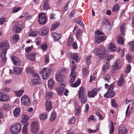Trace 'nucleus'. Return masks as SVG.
I'll return each instance as SVG.
<instances>
[{
  "instance_id": "e433bc0d",
  "label": "nucleus",
  "mask_w": 134,
  "mask_h": 134,
  "mask_svg": "<svg viewBox=\"0 0 134 134\" xmlns=\"http://www.w3.org/2000/svg\"><path fill=\"white\" fill-rule=\"evenodd\" d=\"M28 125V123H26L24 125L22 129V132L23 134H27V127Z\"/></svg>"
},
{
  "instance_id": "5701e85b",
  "label": "nucleus",
  "mask_w": 134,
  "mask_h": 134,
  "mask_svg": "<svg viewBox=\"0 0 134 134\" xmlns=\"http://www.w3.org/2000/svg\"><path fill=\"white\" fill-rule=\"evenodd\" d=\"M64 77V76L63 75H61L60 73L57 74L56 75V80L59 82H63Z\"/></svg>"
},
{
  "instance_id": "603ef678",
  "label": "nucleus",
  "mask_w": 134,
  "mask_h": 134,
  "mask_svg": "<svg viewBox=\"0 0 134 134\" xmlns=\"http://www.w3.org/2000/svg\"><path fill=\"white\" fill-rule=\"evenodd\" d=\"M119 6L118 4H116L113 7L112 9V11L114 12L118 10H119Z\"/></svg>"
},
{
  "instance_id": "ddd939ff",
  "label": "nucleus",
  "mask_w": 134,
  "mask_h": 134,
  "mask_svg": "<svg viewBox=\"0 0 134 134\" xmlns=\"http://www.w3.org/2000/svg\"><path fill=\"white\" fill-rule=\"evenodd\" d=\"M127 133V130L123 125H120L119 128L118 134H125Z\"/></svg>"
},
{
  "instance_id": "4c0bfd02",
  "label": "nucleus",
  "mask_w": 134,
  "mask_h": 134,
  "mask_svg": "<svg viewBox=\"0 0 134 134\" xmlns=\"http://www.w3.org/2000/svg\"><path fill=\"white\" fill-rule=\"evenodd\" d=\"M81 83L80 80L79 78L77 79L76 81L74 84H72L71 85V86L72 87H76L79 86L80 85Z\"/></svg>"
},
{
  "instance_id": "680f3d73",
  "label": "nucleus",
  "mask_w": 134,
  "mask_h": 134,
  "mask_svg": "<svg viewBox=\"0 0 134 134\" xmlns=\"http://www.w3.org/2000/svg\"><path fill=\"white\" fill-rule=\"evenodd\" d=\"M81 108L78 106V108L76 109V111L75 114V115H76L78 116L80 114L81 111Z\"/></svg>"
},
{
  "instance_id": "0e129e2a",
  "label": "nucleus",
  "mask_w": 134,
  "mask_h": 134,
  "mask_svg": "<svg viewBox=\"0 0 134 134\" xmlns=\"http://www.w3.org/2000/svg\"><path fill=\"white\" fill-rule=\"evenodd\" d=\"M44 59L45 63L46 64L48 63L49 62V58L48 54H46L45 55Z\"/></svg>"
},
{
  "instance_id": "bf43d9fd",
  "label": "nucleus",
  "mask_w": 134,
  "mask_h": 134,
  "mask_svg": "<svg viewBox=\"0 0 134 134\" xmlns=\"http://www.w3.org/2000/svg\"><path fill=\"white\" fill-rule=\"evenodd\" d=\"M92 57L91 56H89L86 57V64L87 65H90L91 63L90 59Z\"/></svg>"
},
{
  "instance_id": "7c9ffc66",
  "label": "nucleus",
  "mask_w": 134,
  "mask_h": 134,
  "mask_svg": "<svg viewBox=\"0 0 134 134\" xmlns=\"http://www.w3.org/2000/svg\"><path fill=\"white\" fill-rule=\"evenodd\" d=\"M71 58L75 60L76 62H78L79 60V57L77 54L72 53L71 54Z\"/></svg>"
},
{
  "instance_id": "1a4fd4ad",
  "label": "nucleus",
  "mask_w": 134,
  "mask_h": 134,
  "mask_svg": "<svg viewBox=\"0 0 134 134\" xmlns=\"http://www.w3.org/2000/svg\"><path fill=\"white\" fill-rule=\"evenodd\" d=\"M115 63V65L112 66L114 70H117L121 68L122 63L120 60L117 59Z\"/></svg>"
},
{
  "instance_id": "49530a36",
  "label": "nucleus",
  "mask_w": 134,
  "mask_h": 134,
  "mask_svg": "<svg viewBox=\"0 0 134 134\" xmlns=\"http://www.w3.org/2000/svg\"><path fill=\"white\" fill-rule=\"evenodd\" d=\"M74 40L73 37L72 36H70L68 38L67 43L68 46H69L70 44Z\"/></svg>"
},
{
  "instance_id": "412c9836",
  "label": "nucleus",
  "mask_w": 134,
  "mask_h": 134,
  "mask_svg": "<svg viewBox=\"0 0 134 134\" xmlns=\"http://www.w3.org/2000/svg\"><path fill=\"white\" fill-rule=\"evenodd\" d=\"M9 45L8 42L7 41H4L3 43L0 44V50L3 48L5 47V49H8L9 47Z\"/></svg>"
},
{
  "instance_id": "f8f14e48",
  "label": "nucleus",
  "mask_w": 134,
  "mask_h": 134,
  "mask_svg": "<svg viewBox=\"0 0 134 134\" xmlns=\"http://www.w3.org/2000/svg\"><path fill=\"white\" fill-rule=\"evenodd\" d=\"M9 99L8 96L6 94L0 93V101L5 102L7 101Z\"/></svg>"
},
{
  "instance_id": "4d7b16f0",
  "label": "nucleus",
  "mask_w": 134,
  "mask_h": 134,
  "mask_svg": "<svg viewBox=\"0 0 134 134\" xmlns=\"http://www.w3.org/2000/svg\"><path fill=\"white\" fill-rule=\"evenodd\" d=\"M24 16L27 20H30L31 19L32 16L29 15L28 12H26L25 13Z\"/></svg>"
},
{
  "instance_id": "864d4df0",
  "label": "nucleus",
  "mask_w": 134,
  "mask_h": 134,
  "mask_svg": "<svg viewBox=\"0 0 134 134\" xmlns=\"http://www.w3.org/2000/svg\"><path fill=\"white\" fill-rule=\"evenodd\" d=\"M19 38V37L18 35L15 34L13 36V41L15 42H16L18 40Z\"/></svg>"
},
{
  "instance_id": "f3484780",
  "label": "nucleus",
  "mask_w": 134,
  "mask_h": 134,
  "mask_svg": "<svg viewBox=\"0 0 134 134\" xmlns=\"http://www.w3.org/2000/svg\"><path fill=\"white\" fill-rule=\"evenodd\" d=\"M97 89H93L91 91L88 93L87 96L88 97L93 98L97 95Z\"/></svg>"
},
{
  "instance_id": "f704fd0d",
  "label": "nucleus",
  "mask_w": 134,
  "mask_h": 134,
  "mask_svg": "<svg viewBox=\"0 0 134 134\" xmlns=\"http://www.w3.org/2000/svg\"><path fill=\"white\" fill-rule=\"evenodd\" d=\"M41 83V80L39 79H34L32 80V84L33 85L39 84Z\"/></svg>"
},
{
  "instance_id": "f03ea898",
  "label": "nucleus",
  "mask_w": 134,
  "mask_h": 134,
  "mask_svg": "<svg viewBox=\"0 0 134 134\" xmlns=\"http://www.w3.org/2000/svg\"><path fill=\"white\" fill-rule=\"evenodd\" d=\"M21 129L20 124L19 123H16L11 126L10 128V131L12 133L16 134L20 131Z\"/></svg>"
},
{
  "instance_id": "3c124183",
  "label": "nucleus",
  "mask_w": 134,
  "mask_h": 134,
  "mask_svg": "<svg viewBox=\"0 0 134 134\" xmlns=\"http://www.w3.org/2000/svg\"><path fill=\"white\" fill-rule=\"evenodd\" d=\"M76 68V65H74L71 67V73L70 75V76H72L73 74L74 73H76L74 72V70Z\"/></svg>"
},
{
  "instance_id": "a211bd4d",
  "label": "nucleus",
  "mask_w": 134,
  "mask_h": 134,
  "mask_svg": "<svg viewBox=\"0 0 134 134\" xmlns=\"http://www.w3.org/2000/svg\"><path fill=\"white\" fill-rule=\"evenodd\" d=\"M116 49V47L114 44L113 43H111L108 46V51L111 52H115Z\"/></svg>"
},
{
  "instance_id": "39448f33",
  "label": "nucleus",
  "mask_w": 134,
  "mask_h": 134,
  "mask_svg": "<svg viewBox=\"0 0 134 134\" xmlns=\"http://www.w3.org/2000/svg\"><path fill=\"white\" fill-rule=\"evenodd\" d=\"M38 124L37 122L35 121L33 122L31 124L30 129L33 133H37L39 131L38 127Z\"/></svg>"
},
{
  "instance_id": "69168bd1",
  "label": "nucleus",
  "mask_w": 134,
  "mask_h": 134,
  "mask_svg": "<svg viewBox=\"0 0 134 134\" xmlns=\"http://www.w3.org/2000/svg\"><path fill=\"white\" fill-rule=\"evenodd\" d=\"M99 129L98 127L97 128L96 130H92L91 129H88V131L90 133H95L98 131Z\"/></svg>"
},
{
  "instance_id": "e2e57ef3",
  "label": "nucleus",
  "mask_w": 134,
  "mask_h": 134,
  "mask_svg": "<svg viewBox=\"0 0 134 134\" xmlns=\"http://www.w3.org/2000/svg\"><path fill=\"white\" fill-rule=\"evenodd\" d=\"M111 104L112 107L114 108H116L117 107V104L115 102V99L112 100Z\"/></svg>"
},
{
  "instance_id": "79ce46f5",
  "label": "nucleus",
  "mask_w": 134,
  "mask_h": 134,
  "mask_svg": "<svg viewBox=\"0 0 134 134\" xmlns=\"http://www.w3.org/2000/svg\"><path fill=\"white\" fill-rule=\"evenodd\" d=\"M13 69L15 72L18 74H20L22 71V69L21 68L15 67Z\"/></svg>"
},
{
  "instance_id": "bb28decb",
  "label": "nucleus",
  "mask_w": 134,
  "mask_h": 134,
  "mask_svg": "<svg viewBox=\"0 0 134 134\" xmlns=\"http://www.w3.org/2000/svg\"><path fill=\"white\" fill-rule=\"evenodd\" d=\"M109 133L112 134L113 133L114 130V125L113 122L112 121H110L109 127Z\"/></svg>"
},
{
  "instance_id": "0eeeda50",
  "label": "nucleus",
  "mask_w": 134,
  "mask_h": 134,
  "mask_svg": "<svg viewBox=\"0 0 134 134\" xmlns=\"http://www.w3.org/2000/svg\"><path fill=\"white\" fill-rule=\"evenodd\" d=\"M59 85L60 87L56 88L55 90L58 95H61L64 91V88L66 85L65 84L63 83H60Z\"/></svg>"
},
{
  "instance_id": "b1692460",
  "label": "nucleus",
  "mask_w": 134,
  "mask_h": 134,
  "mask_svg": "<svg viewBox=\"0 0 134 134\" xmlns=\"http://www.w3.org/2000/svg\"><path fill=\"white\" fill-rule=\"evenodd\" d=\"M28 116L26 114H23L21 117V122L24 124H25L29 119Z\"/></svg>"
},
{
  "instance_id": "6ab92c4d",
  "label": "nucleus",
  "mask_w": 134,
  "mask_h": 134,
  "mask_svg": "<svg viewBox=\"0 0 134 134\" xmlns=\"http://www.w3.org/2000/svg\"><path fill=\"white\" fill-rule=\"evenodd\" d=\"M52 35L54 41H57L59 40L62 37L61 34H58L55 32L52 33Z\"/></svg>"
},
{
  "instance_id": "ea45409f",
  "label": "nucleus",
  "mask_w": 134,
  "mask_h": 134,
  "mask_svg": "<svg viewBox=\"0 0 134 134\" xmlns=\"http://www.w3.org/2000/svg\"><path fill=\"white\" fill-rule=\"evenodd\" d=\"M82 34V30L80 29H79L77 30L76 34V37L77 39H79L81 36Z\"/></svg>"
},
{
  "instance_id": "c85d7f7f",
  "label": "nucleus",
  "mask_w": 134,
  "mask_h": 134,
  "mask_svg": "<svg viewBox=\"0 0 134 134\" xmlns=\"http://www.w3.org/2000/svg\"><path fill=\"white\" fill-rule=\"evenodd\" d=\"M48 115L47 113H44L39 115V118L40 120L44 121L47 119Z\"/></svg>"
},
{
  "instance_id": "473e14b6",
  "label": "nucleus",
  "mask_w": 134,
  "mask_h": 134,
  "mask_svg": "<svg viewBox=\"0 0 134 134\" xmlns=\"http://www.w3.org/2000/svg\"><path fill=\"white\" fill-rule=\"evenodd\" d=\"M117 41L118 44H122L124 43V41L123 37L121 35H119L117 38Z\"/></svg>"
},
{
  "instance_id": "aec40b11",
  "label": "nucleus",
  "mask_w": 134,
  "mask_h": 134,
  "mask_svg": "<svg viewBox=\"0 0 134 134\" xmlns=\"http://www.w3.org/2000/svg\"><path fill=\"white\" fill-rule=\"evenodd\" d=\"M20 113V107L16 108L13 111V114L14 116L17 117L19 116Z\"/></svg>"
},
{
  "instance_id": "9b49d317",
  "label": "nucleus",
  "mask_w": 134,
  "mask_h": 134,
  "mask_svg": "<svg viewBox=\"0 0 134 134\" xmlns=\"http://www.w3.org/2000/svg\"><path fill=\"white\" fill-rule=\"evenodd\" d=\"M115 93L113 91L108 90L107 92L104 95L105 97L111 98L113 97L115 95Z\"/></svg>"
},
{
  "instance_id": "7ed1b4c3",
  "label": "nucleus",
  "mask_w": 134,
  "mask_h": 134,
  "mask_svg": "<svg viewBox=\"0 0 134 134\" xmlns=\"http://www.w3.org/2000/svg\"><path fill=\"white\" fill-rule=\"evenodd\" d=\"M51 73L49 69L48 68H44L40 72V74H42L43 79H46L48 78Z\"/></svg>"
},
{
  "instance_id": "2f4dec72",
  "label": "nucleus",
  "mask_w": 134,
  "mask_h": 134,
  "mask_svg": "<svg viewBox=\"0 0 134 134\" xmlns=\"http://www.w3.org/2000/svg\"><path fill=\"white\" fill-rule=\"evenodd\" d=\"M125 26L126 25L124 24H122L120 26V31L122 35H125L126 29Z\"/></svg>"
},
{
  "instance_id": "a19ab883",
  "label": "nucleus",
  "mask_w": 134,
  "mask_h": 134,
  "mask_svg": "<svg viewBox=\"0 0 134 134\" xmlns=\"http://www.w3.org/2000/svg\"><path fill=\"white\" fill-rule=\"evenodd\" d=\"M11 108V106L8 104H6L4 105L2 107V109L4 110L9 111Z\"/></svg>"
},
{
  "instance_id": "09e8293b",
  "label": "nucleus",
  "mask_w": 134,
  "mask_h": 134,
  "mask_svg": "<svg viewBox=\"0 0 134 134\" xmlns=\"http://www.w3.org/2000/svg\"><path fill=\"white\" fill-rule=\"evenodd\" d=\"M76 73H74L73 74L72 76H70L72 77L71 79L69 81V83H70V84H71L74 82L76 78Z\"/></svg>"
},
{
  "instance_id": "423d86ee",
  "label": "nucleus",
  "mask_w": 134,
  "mask_h": 134,
  "mask_svg": "<svg viewBox=\"0 0 134 134\" xmlns=\"http://www.w3.org/2000/svg\"><path fill=\"white\" fill-rule=\"evenodd\" d=\"M21 102L25 106H28L30 103V98L26 95H24L21 97Z\"/></svg>"
},
{
  "instance_id": "de8ad7c7",
  "label": "nucleus",
  "mask_w": 134,
  "mask_h": 134,
  "mask_svg": "<svg viewBox=\"0 0 134 134\" xmlns=\"http://www.w3.org/2000/svg\"><path fill=\"white\" fill-rule=\"evenodd\" d=\"M109 65H104L102 67L103 71L104 72H106L107 70L109 68Z\"/></svg>"
},
{
  "instance_id": "774afa93",
  "label": "nucleus",
  "mask_w": 134,
  "mask_h": 134,
  "mask_svg": "<svg viewBox=\"0 0 134 134\" xmlns=\"http://www.w3.org/2000/svg\"><path fill=\"white\" fill-rule=\"evenodd\" d=\"M126 59L129 62L131 61L132 59V57L129 54H127L126 55Z\"/></svg>"
},
{
  "instance_id": "dca6fc26",
  "label": "nucleus",
  "mask_w": 134,
  "mask_h": 134,
  "mask_svg": "<svg viewBox=\"0 0 134 134\" xmlns=\"http://www.w3.org/2000/svg\"><path fill=\"white\" fill-rule=\"evenodd\" d=\"M46 110L47 111H50L52 109V107L51 102L49 99H47L46 100Z\"/></svg>"
},
{
  "instance_id": "5fc2aeb1",
  "label": "nucleus",
  "mask_w": 134,
  "mask_h": 134,
  "mask_svg": "<svg viewBox=\"0 0 134 134\" xmlns=\"http://www.w3.org/2000/svg\"><path fill=\"white\" fill-rule=\"evenodd\" d=\"M21 9L20 7H14L13 9L12 12L13 13H15L17 12Z\"/></svg>"
},
{
  "instance_id": "cd10ccee",
  "label": "nucleus",
  "mask_w": 134,
  "mask_h": 134,
  "mask_svg": "<svg viewBox=\"0 0 134 134\" xmlns=\"http://www.w3.org/2000/svg\"><path fill=\"white\" fill-rule=\"evenodd\" d=\"M124 81L123 76L122 75L119 78L117 82L118 85L119 86H122L124 84Z\"/></svg>"
},
{
  "instance_id": "c756f323",
  "label": "nucleus",
  "mask_w": 134,
  "mask_h": 134,
  "mask_svg": "<svg viewBox=\"0 0 134 134\" xmlns=\"http://www.w3.org/2000/svg\"><path fill=\"white\" fill-rule=\"evenodd\" d=\"M24 92V90L22 89L17 91H15L14 93L17 97H20L23 94Z\"/></svg>"
},
{
  "instance_id": "c03bdc74",
  "label": "nucleus",
  "mask_w": 134,
  "mask_h": 134,
  "mask_svg": "<svg viewBox=\"0 0 134 134\" xmlns=\"http://www.w3.org/2000/svg\"><path fill=\"white\" fill-rule=\"evenodd\" d=\"M56 114L54 112H52L51 113V115L50 118V120L51 121H54L56 117Z\"/></svg>"
},
{
  "instance_id": "393cba45",
  "label": "nucleus",
  "mask_w": 134,
  "mask_h": 134,
  "mask_svg": "<svg viewBox=\"0 0 134 134\" xmlns=\"http://www.w3.org/2000/svg\"><path fill=\"white\" fill-rule=\"evenodd\" d=\"M105 40V37L101 36L96 37L95 38V42L98 43L99 44L103 41Z\"/></svg>"
},
{
  "instance_id": "6e6d98bb",
  "label": "nucleus",
  "mask_w": 134,
  "mask_h": 134,
  "mask_svg": "<svg viewBox=\"0 0 134 134\" xmlns=\"http://www.w3.org/2000/svg\"><path fill=\"white\" fill-rule=\"evenodd\" d=\"M84 89V87H83L80 88L79 92V97L85 95L83 94Z\"/></svg>"
},
{
  "instance_id": "4468645a",
  "label": "nucleus",
  "mask_w": 134,
  "mask_h": 134,
  "mask_svg": "<svg viewBox=\"0 0 134 134\" xmlns=\"http://www.w3.org/2000/svg\"><path fill=\"white\" fill-rule=\"evenodd\" d=\"M36 55V53L35 52L28 54L27 56L30 60L34 61L35 60Z\"/></svg>"
},
{
  "instance_id": "8fccbe9b",
  "label": "nucleus",
  "mask_w": 134,
  "mask_h": 134,
  "mask_svg": "<svg viewBox=\"0 0 134 134\" xmlns=\"http://www.w3.org/2000/svg\"><path fill=\"white\" fill-rule=\"evenodd\" d=\"M39 34V32L38 31H32L29 34L30 36L36 37Z\"/></svg>"
},
{
  "instance_id": "c9c22d12",
  "label": "nucleus",
  "mask_w": 134,
  "mask_h": 134,
  "mask_svg": "<svg viewBox=\"0 0 134 134\" xmlns=\"http://www.w3.org/2000/svg\"><path fill=\"white\" fill-rule=\"evenodd\" d=\"M79 98L81 100V102L83 104H85L87 102L86 96L85 95L79 96Z\"/></svg>"
},
{
  "instance_id": "37998d69",
  "label": "nucleus",
  "mask_w": 134,
  "mask_h": 134,
  "mask_svg": "<svg viewBox=\"0 0 134 134\" xmlns=\"http://www.w3.org/2000/svg\"><path fill=\"white\" fill-rule=\"evenodd\" d=\"M129 44V46L131 49L130 50L131 52H133L134 51V41L130 42Z\"/></svg>"
},
{
  "instance_id": "20e7f679",
  "label": "nucleus",
  "mask_w": 134,
  "mask_h": 134,
  "mask_svg": "<svg viewBox=\"0 0 134 134\" xmlns=\"http://www.w3.org/2000/svg\"><path fill=\"white\" fill-rule=\"evenodd\" d=\"M38 22L40 24H44L47 21L46 15L44 13H41L38 15Z\"/></svg>"
},
{
  "instance_id": "72a5a7b5",
  "label": "nucleus",
  "mask_w": 134,
  "mask_h": 134,
  "mask_svg": "<svg viewBox=\"0 0 134 134\" xmlns=\"http://www.w3.org/2000/svg\"><path fill=\"white\" fill-rule=\"evenodd\" d=\"M54 82L52 78H50L48 81V86L49 88H52L53 86Z\"/></svg>"
},
{
  "instance_id": "052dcab7",
  "label": "nucleus",
  "mask_w": 134,
  "mask_h": 134,
  "mask_svg": "<svg viewBox=\"0 0 134 134\" xmlns=\"http://www.w3.org/2000/svg\"><path fill=\"white\" fill-rule=\"evenodd\" d=\"M33 72V69L30 67L27 68L26 71V72L27 74H32Z\"/></svg>"
},
{
  "instance_id": "58836bf2",
  "label": "nucleus",
  "mask_w": 134,
  "mask_h": 134,
  "mask_svg": "<svg viewBox=\"0 0 134 134\" xmlns=\"http://www.w3.org/2000/svg\"><path fill=\"white\" fill-rule=\"evenodd\" d=\"M41 31L42 35L43 36H45L48 33V30L47 28L44 27L41 29Z\"/></svg>"
},
{
  "instance_id": "2eb2a0df",
  "label": "nucleus",
  "mask_w": 134,
  "mask_h": 134,
  "mask_svg": "<svg viewBox=\"0 0 134 134\" xmlns=\"http://www.w3.org/2000/svg\"><path fill=\"white\" fill-rule=\"evenodd\" d=\"M7 51L6 49H4L1 52V58L2 60L4 61V62H5L7 60V58L5 56Z\"/></svg>"
},
{
  "instance_id": "6e6552de",
  "label": "nucleus",
  "mask_w": 134,
  "mask_h": 134,
  "mask_svg": "<svg viewBox=\"0 0 134 134\" xmlns=\"http://www.w3.org/2000/svg\"><path fill=\"white\" fill-rule=\"evenodd\" d=\"M11 58L14 65L19 66L21 64L20 61L18 58L12 55L11 56Z\"/></svg>"
},
{
  "instance_id": "338daca9",
  "label": "nucleus",
  "mask_w": 134,
  "mask_h": 134,
  "mask_svg": "<svg viewBox=\"0 0 134 134\" xmlns=\"http://www.w3.org/2000/svg\"><path fill=\"white\" fill-rule=\"evenodd\" d=\"M110 77L108 74H106L105 75L104 77V79L105 80L108 81V80L110 79Z\"/></svg>"
},
{
  "instance_id": "9d476101",
  "label": "nucleus",
  "mask_w": 134,
  "mask_h": 134,
  "mask_svg": "<svg viewBox=\"0 0 134 134\" xmlns=\"http://www.w3.org/2000/svg\"><path fill=\"white\" fill-rule=\"evenodd\" d=\"M21 25L19 24V23H17L15 24L14 27L13 28V31L15 33H18L21 32Z\"/></svg>"
},
{
  "instance_id": "13d9d810",
  "label": "nucleus",
  "mask_w": 134,
  "mask_h": 134,
  "mask_svg": "<svg viewBox=\"0 0 134 134\" xmlns=\"http://www.w3.org/2000/svg\"><path fill=\"white\" fill-rule=\"evenodd\" d=\"M110 24V23L109 22V21L108 19H106L104 20L103 26H109Z\"/></svg>"
},
{
  "instance_id": "a18cd8bd",
  "label": "nucleus",
  "mask_w": 134,
  "mask_h": 134,
  "mask_svg": "<svg viewBox=\"0 0 134 134\" xmlns=\"http://www.w3.org/2000/svg\"><path fill=\"white\" fill-rule=\"evenodd\" d=\"M59 24L58 22H55L52 24L51 28V30H53L57 28L59 25Z\"/></svg>"
},
{
  "instance_id": "a878e982",
  "label": "nucleus",
  "mask_w": 134,
  "mask_h": 134,
  "mask_svg": "<svg viewBox=\"0 0 134 134\" xmlns=\"http://www.w3.org/2000/svg\"><path fill=\"white\" fill-rule=\"evenodd\" d=\"M49 2L48 0H46L44 1L43 5V9L46 10L49 8Z\"/></svg>"
},
{
  "instance_id": "4be33fe9",
  "label": "nucleus",
  "mask_w": 134,
  "mask_h": 134,
  "mask_svg": "<svg viewBox=\"0 0 134 134\" xmlns=\"http://www.w3.org/2000/svg\"><path fill=\"white\" fill-rule=\"evenodd\" d=\"M89 68L88 66L83 67L82 68V71L83 76L85 77L89 74Z\"/></svg>"
},
{
  "instance_id": "f257e3e1",
  "label": "nucleus",
  "mask_w": 134,
  "mask_h": 134,
  "mask_svg": "<svg viewBox=\"0 0 134 134\" xmlns=\"http://www.w3.org/2000/svg\"><path fill=\"white\" fill-rule=\"evenodd\" d=\"M93 52L96 53L98 58L100 59L104 58L107 55L105 49L102 45L98 48H95L93 50Z\"/></svg>"
}]
</instances>
